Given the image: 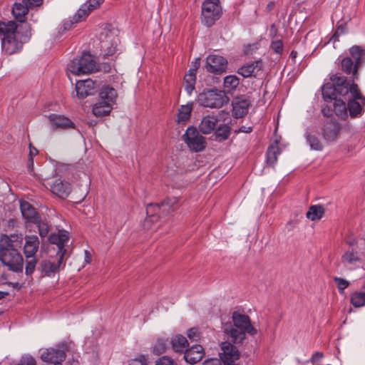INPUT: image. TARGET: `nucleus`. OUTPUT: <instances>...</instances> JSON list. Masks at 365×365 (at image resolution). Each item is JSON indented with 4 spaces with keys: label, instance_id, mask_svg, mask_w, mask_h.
<instances>
[{
    "label": "nucleus",
    "instance_id": "nucleus-1",
    "mask_svg": "<svg viewBox=\"0 0 365 365\" xmlns=\"http://www.w3.org/2000/svg\"><path fill=\"white\" fill-rule=\"evenodd\" d=\"M1 49L7 55L19 53L31 37L30 24H17L14 21H0Z\"/></svg>",
    "mask_w": 365,
    "mask_h": 365
},
{
    "label": "nucleus",
    "instance_id": "nucleus-2",
    "mask_svg": "<svg viewBox=\"0 0 365 365\" xmlns=\"http://www.w3.org/2000/svg\"><path fill=\"white\" fill-rule=\"evenodd\" d=\"M22 242L21 234L2 235L0 237V260L14 272H23L24 259L17 250Z\"/></svg>",
    "mask_w": 365,
    "mask_h": 365
},
{
    "label": "nucleus",
    "instance_id": "nucleus-3",
    "mask_svg": "<svg viewBox=\"0 0 365 365\" xmlns=\"http://www.w3.org/2000/svg\"><path fill=\"white\" fill-rule=\"evenodd\" d=\"M23 253L26 258L25 273L27 276L31 275L35 271L38 261L36 254L39 249L40 241L35 235H26L24 237Z\"/></svg>",
    "mask_w": 365,
    "mask_h": 365
},
{
    "label": "nucleus",
    "instance_id": "nucleus-4",
    "mask_svg": "<svg viewBox=\"0 0 365 365\" xmlns=\"http://www.w3.org/2000/svg\"><path fill=\"white\" fill-rule=\"evenodd\" d=\"M177 197H168L161 203L149 204L146 207L147 217L145 221V227H148L150 222H155L160 217L165 216L173 212L178 203Z\"/></svg>",
    "mask_w": 365,
    "mask_h": 365
},
{
    "label": "nucleus",
    "instance_id": "nucleus-5",
    "mask_svg": "<svg viewBox=\"0 0 365 365\" xmlns=\"http://www.w3.org/2000/svg\"><path fill=\"white\" fill-rule=\"evenodd\" d=\"M68 70L75 75L88 74L98 70L94 58L89 53H83L79 58H74L68 64Z\"/></svg>",
    "mask_w": 365,
    "mask_h": 365
},
{
    "label": "nucleus",
    "instance_id": "nucleus-6",
    "mask_svg": "<svg viewBox=\"0 0 365 365\" xmlns=\"http://www.w3.org/2000/svg\"><path fill=\"white\" fill-rule=\"evenodd\" d=\"M228 98L222 91L208 89L200 93L196 98L197 102L203 107L219 108L228 102Z\"/></svg>",
    "mask_w": 365,
    "mask_h": 365
},
{
    "label": "nucleus",
    "instance_id": "nucleus-7",
    "mask_svg": "<svg viewBox=\"0 0 365 365\" xmlns=\"http://www.w3.org/2000/svg\"><path fill=\"white\" fill-rule=\"evenodd\" d=\"M104 0H88L81 6L76 13L71 17L65 19L62 23L63 31H68L78 22L84 21L93 10L98 9Z\"/></svg>",
    "mask_w": 365,
    "mask_h": 365
},
{
    "label": "nucleus",
    "instance_id": "nucleus-8",
    "mask_svg": "<svg viewBox=\"0 0 365 365\" xmlns=\"http://www.w3.org/2000/svg\"><path fill=\"white\" fill-rule=\"evenodd\" d=\"M222 15L220 0H205L202 6V23L207 27L212 26Z\"/></svg>",
    "mask_w": 365,
    "mask_h": 365
},
{
    "label": "nucleus",
    "instance_id": "nucleus-9",
    "mask_svg": "<svg viewBox=\"0 0 365 365\" xmlns=\"http://www.w3.org/2000/svg\"><path fill=\"white\" fill-rule=\"evenodd\" d=\"M351 98L347 103V109L351 118L360 117L365 107V97L361 94L357 85H354L351 91Z\"/></svg>",
    "mask_w": 365,
    "mask_h": 365
},
{
    "label": "nucleus",
    "instance_id": "nucleus-10",
    "mask_svg": "<svg viewBox=\"0 0 365 365\" xmlns=\"http://www.w3.org/2000/svg\"><path fill=\"white\" fill-rule=\"evenodd\" d=\"M182 138L192 151L200 152L206 147L205 138L193 126L188 127Z\"/></svg>",
    "mask_w": 365,
    "mask_h": 365
},
{
    "label": "nucleus",
    "instance_id": "nucleus-11",
    "mask_svg": "<svg viewBox=\"0 0 365 365\" xmlns=\"http://www.w3.org/2000/svg\"><path fill=\"white\" fill-rule=\"evenodd\" d=\"M68 350V345L66 342H62L54 348H49L43 350L41 354V359L47 363L61 364L66 357V351Z\"/></svg>",
    "mask_w": 365,
    "mask_h": 365
},
{
    "label": "nucleus",
    "instance_id": "nucleus-12",
    "mask_svg": "<svg viewBox=\"0 0 365 365\" xmlns=\"http://www.w3.org/2000/svg\"><path fill=\"white\" fill-rule=\"evenodd\" d=\"M119 40L110 31L102 32L100 34V47L104 56H113L116 51Z\"/></svg>",
    "mask_w": 365,
    "mask_h": 365
},
{
    "label": "nucleus",
    "instance_id": "nucleus-13",
    "mask_svg": "<svg viewBox=\"0 0 365 365\" xmlns=\"http://www.w3.org/2000/svg\"><path fill=\"white\" fill-rule=\"evenodd\" d=\"M220 361L224 365H237L235 362L240 359V351L237 348L229 341L221 344Z\"/></svg>",
    "mask_w": 365,
    "mask_h": 365
},
{
    "label": "nucleus",
    "instance_id": "nucleus-14",
    "mask_svg": "<svg viewBox=\"0 0 365 365\" xmlns=\"http://www.w3.org/2000/svg\"><path fill=\"white\" fill-rule=\"evenodd\" d=\"M329 79L336 91H338V94L342 96L347 95L349 93H351L353 86L356 85L351 81V78L349 80L340 73L331 75Z\"/></svg>",
    "mask_w": 365,
    "mask_h": 365
},
{
    "label": "nucleus",
    "instance_id": "nucleus-15",
    "mask_svg": "<svg viewBox=\"0 0 365 365\" xmlns=\"http://www.w3.org/2000/svg\"><path fill=\"white\" fill-rule=\"evenodd\" d=\"M227 61L223 56L211 54L206 58L205 68L207 71L214 74H222L225 72Z\"/></svg>",
    "mask_w": 365,
    "mask_h": 365
},
{
    "label": "nucleus",
    "instance_id": "nucleus-16",
    "mask_svg": "<svg viewBox=\"0 0 365 365\" xmlns=\"http://www.w3.org/2000/svg\"><path fill=\"white\" fill-rule=\"evenodd\" d=\"M232 319L235 327L237 329H243L252 336L257 334V330L252 325L249 316L235 312L232 314Z\"/></svg>",
    "mask_w": 365,
    "mask_h": 365
},
{
    "label": "nucleus",
    "instance_id": "nucleus-17",
    "mask_svg": "<svg viewBox=\"0 0 365 365\" xmlns=\"http://www.w3.org/2000/svg\"><path fill=\"white\" fill-rule=\"evenodd\" d=\"M51 191L61 198H66L71 191V185L61 178H55L47 182Z\"/></svg>",
    "mask_w": 365,
    "mask_h": 365
},
{
    "label": "nucleus",
    "instance_id": "nucleus-18",
    "mask_svg": "<svg viewBox=\"0 0 365 365\" xmlns=\"http://www.w3.org/2000/svg\"><path fill=\"white\" fill-rule=\"evenodd\" d=\"M97 88L98 84L90 78L78 81L76 85V94L78 98H85L88 96L93 95Z\"/></svg>",
    "mask_w": 365,
    "mask_h": 365
},
{
    "label": "nucleus",
    "instance_id": "nucleus-19",
    "mask_svg": "<svg viewBox=\"0 0 365 365\" xmlns=\"http://www.w3.org/2000/svg\"><path fill=\"white\" fill-rule=\"evenodd\" d=\"M341 131L340 124L332 120H326L322 128L323 138L329 142L335 141Z\"/></svg>",
    "mask_w": 365,
    "mask_h": 365
},
{
    "label": "nucleus",
    "instance_id": "nucleus-20",
    "mask_svg": "<svg viewBox=\"0 0 365 365\" xmlns=\"http://www.w3.org/2000/svg\"><path fill=\"white\" fill-rule=\"evenodd\" d=\"M63 257L64 253H61L59 255L56 263L55 262H51V259L41 260L38 267V270L48 277L53 276L59 270Z\"/></svg>",
    "mask_w": 365,
    "mask_h": 365
},
{
    "label": "nucleus",
    "instance_id": "nucleus-21",
    "mask_svg": "<svg viewBox=\"0 0 365 365\" xmlns=\"http://www.w3.org/2000/svg\"><path fill=\"white\" fill-rule=\"evenodd\" d=\"M250 106L248 98L244 97L236 98L232 102V115L236 118H242L245 115Z\"/></svg>",
    "mask_w": 365,
    "mask_h": 365
},
{
    "label": "nucleus",
    "instance_id": "nucleus-22",
    "mask_svg": "<svg viewBox=\"0 0 365 365\" xmlns=\"http://www.w3.org/2000/svg\"><path fill=\"white\" fill-rule=\"evenodd\" d=\"M204 355L205 351L203 347L200 344H195L185 350L184 359L187 363L195 364L200 361Z\"/></svg>",
    "mask_w": 365,
    "mask_h": 365
},
{
    "label": "nucleus",
    "instance_id": "nucleus-23",
    "mask_svg": "<svg viewBox=\"0 0 365 365\" xmlns=\"http://www.w3.org/2000/svg\"><path fill=\"white\" fill-rule=\"evenodd\" d=\"M69 240L68 232L66 231H60L58 233H52L49 235L48 240L51 244L56 245L58 247L59 255L61 253H66V250L64 249L65 245Z\"/></svg>",
    "mask_w": 365,
    "mask_h": 365
},
{
    "label": "nucleus",
    "instance_id": "nucleus-24",
    "mask_svg": "<svg viewBox=\"0 0 365 365\" xmlns=\"http://www.w3.org/2000/svg\"><path fill=\"white\" fill-rule=\"evenodd\" d=\"M31 8L28 6V4L25 2V0H22L21 2L15 3L12 8V14L16 20H17L20 24H27L26 21V14L29 12V10Z\"/></svg>",
    "mask_w": 365,
    "mask_h": 365
},
{
    "label": "nucleus",
    "instance_id": "nucleus-25",
    "mask_svg": "<svg viewBox=\"0 0 365 365\" xmlns=\"http://www.w3.org/2000/svg\"><path fill=\"white\" fill-rule=\"evenodd\" d=\"M20 208L22 216L27 222L34 223L38 222L40 216L31 204L26 201L21 202Z\"/></svg>",
    "mask_w": 365,
    "mask_h": 365
},
{
    "label": "nucleus",
    "instance_id": "nucleus-26",
    "mask_svg": "<svg viewBox=\"0 0 365 365\" xmlns=\"http://www.w3.org/2000/svg\"><path fill=\"white\" fill-rule=\"evenodd\" d=\"M48 119L53 128L66 129L74 128V123L64 115L53 113L48 115Z\"/></svg>",
    "mask_w": 365,
    "mask_h": 365
},
{
    "label": "nucleus",
    "instance_id": "nucleus-27",
    "mask_svg": "<svg viewBox=\"0 0 365 365\" xmlns=\"http://www.w3.org/2000/svg\"><path fill=\"white\" fill-rule=\"evenodd\" d=\"M220 118L215 115L205 116L199 125L200 131L205 135L210 134L215 128Z\"/></svg>",
    "mask_w": 365,
    "mask_h": 365
},
{
    "label": "nucleus",
    "instance_id": "nucleus-28",
    "mask_svg": "<svg viewBox=\"0 0 365 365\" xmlns=\"http://www.w3.org/2000/svg\"><path fill=\"white\" fill-rule=\"evenodd\" d=\"M349 53L355 64V68H359L365 60V47L354 45L349 49Z\"/></svg>",
    "mask_w": 365,
    "mask_h": 365
},
{
    "label": "nucleus",
    "instance_id": "nucleus-29",
    "mask_svg": "<svg viewBox=\"0 0 365 365\" xmlns=\"http://www.w3.org/2000/svg\"><path fill=\"white\" fill-rule=\"evenodd\" d=\"M341 70L347 75H351V81L358 78V70L355 68V64L351 57H344L340 62Z\"/></svg>",
    "mask_w": 365,
    "mask_h": 365
},
{
    "label": "nucleus",
    "instance_id": "nucleus-30",
    "mask_svg": "<svg viewBox=\"0 0 365 365\" xmlns=\"http://www.w3.org/2000/svg\"><path fill=\"white\" fill-rule=\"evenodd\" d=\"M99 96L100 100L98 102H104L106 104L109 103L113 107L117 98V92L113 88L108 86L102 88Z\"/></svg>",
    "mask_w": 365,
    "mask_h": 365
},
{
    "label": "nucleus",
    "instance_id": "nucleus-31",
    "mask_svg": "<svg viewBox=\"0 0 365 365\" xmlns=\"http://www.w3.org/2000/svg\"><path fill=\"white\" fill-rule=\"evenodd\" d=\"M261 61H255L252 63L242 66L239 69L238 73L242 75L243 77L247 78L255 74L257 71H259L261 69Z\"/></svg>",
    "mask_w": 365,
    "mask_h": 365
},
{
    "label": "nucleus",
    "instance_id": "nucleus-32",
    "mask_svg": "<svg viewBox=\"0 0 365 365\" xmlns=\"http://www.w3.org/2000/svg\"><path fill=\"white\" fill-rule=\"evenodd\" d=\"M322 97L324 101L330 102L332 100H336L338 94V91L331 83L328 82L324 83L322 87Z\"/></svg>",
    "mask_w": 365,
    "mask_h": 365
},
{
    "label": "nucleus",
    "instance_id": "nucleus-33",
    "mask_svg": "<svg viewBox=\"0 0 365 365\" xmlns=\"http://www.w3.org/2000/svg\"><path fill=\"white\" fill-rule=\"evenodd\" d=\"M171 344L175 351L183 352L187 349L186 348L188 346V342L184 336L178 334L172 337Z\"/></svg>",
    "mask_w": 365,
    "mask_h": 365
},
{
    "label": "nucleus",
    "instance_id": "nucleus-34",
    "mask_svg": "<svg viewBox=\"0 0 365 365\" xmlns=\"http://www.w3.org/2000/svg\"><path fill=\"white\" fill-rule=\"evenodd\" d=\"M325 210L321 205H312L307 211L306 216L312 221L319 220L322 218Z\"/></svg>",
    "mask_w": 365,
    "mask_h": 365
},
{
    "label": "nucleus",
    "instance_id": "nucleus-35",
    "mask_svg": "<svg viewBox=\"0 0 365 365\" xmlns=\"http://www.w3.org/2000/svg\"><path fill=\"white\" fill-rule=\"evenodd\" d=\"M112 108L113 107H111L109 103L106 104L104 102H97L94 104L92 111L95 116L103 117L108 115Z\"/></svg>",
    "mask_w": 365,
    "mask_h": 365
},
{
    "label": "nucleus",
    "instance_id": "nucleus-36",
    "mask_svg": "<svg viewBox=\"0 0 365 365\" xmlns=\"http://www.w3.org/2000/svg\"><path fill=\"white\" fill-rule=\"evenodd\" d=\"M231 133V128L227 124H221L215 132V140L223 142L228 139Z\"/></svg>",
    "mask_w": 365,
    "mask_h": 365
},
{
    "label": "nucleus",
    "instance_id": "nucleus-37",
    "mask_svg": "<svg viewBox=\"0 0 365 365\" xmlns=\"http://www.w3.org/2000/svg\"><path fill=\"white\" fill-rule=\"evenodd\" d=\"M334 112L339 118L346 119L348 117L347 105L341 99L334 100Z\"/></svg>",
    "mask_w": 365,
    "mask_h": 365
},
{
    "label": "nucleus",
    "instance_id": "nucleus-38",
    "mask_svg": "<svg viewBox=\"0 0 365 365\" xmlns=\"http://www.w3.org/2000/svg\"><path fill=\"white\" fill-rule=\"evenodd\" d=\"M360 261V257H359L357 252L347 251L341 257L342 263L349 268H352V267L358 262Z\"/></svg>",
    "mask_w": 365,
    "mask_h": 365
},
{
    "label": "nucleus",
    "instance_id": "nucleus-39",
    "mask_svg": "<svg viewBox=\"0 0 365 365\" xmlns=\"http://www.w3.org/2000/svg\"><path fill=\"white\" fill-rule=\"evenodd\" d=\"M192 108V102H188L187 104L181 106L178 113V121L179 123L186 122L190 117Z\"/></svg>",
    "mask_w": 365,
    "mask_h": 365
},
{
    "label": "nucleus",
    "instance_id": "nucleus-40",
    "mask_svg": "<svg viewBox=\"0 0 365 365\" xmlns=\"http://www.w3.org/2000/svg\"><path fill=\"white\" fill-rule=\"evenodd\" d=\"M350 302L355 308L365 306V292L356 291L351 294Z\"/></svg>",
    "mask_w": 365,
    "mask_h": 365
},
{
    "label": "nucleus",
    "instance_id": "nucleus-41",
    "mask_svg": "<svg viewBox=\"0 0 365 365\" xmlns=\"http://www.w3.org/2000/svg\"><path fill=\"white\" fill-rule=\"evenodd\" d=\"M246 333L243 329L232 327L227 331L228 335L232 339L234 343H242L246 338Z\"/></svg>",
    "mask_w": 365,
    "mask_h": 365
},
{
    "label": "nucleus",
    "instance_id": "nucleus-42",
    "mask_svg": "<svg viewBox=\"0 0 365 365\" xmlns=\"http://www.w3.org/2000/svg\"><path fill=\"white\" fill-rule=\"evenodd\" d=\"M279 148L277 145L269 146L267 151V163L273 166L277 160V156L279 155Z\"/></svg>",
    "mask_w": 365,
    "mask_h": 365
},
{
    "label": "nucleus",
    "instance_id": "nucleus-43",
    "mask_svg": "<svg viewBox=\"0 0 365 365\" xmlns=\"http://www.w3.org/2000/svg\"><path fill=\"white\" fill-rule=\"evenodd\" d=\"M240 84V78L235 75H230L224 78V87L229 91L237 88Z\"/></svg>",
    "mask_w": 365,
    "mask_h": 365
},
{
    "label": "nucleus",
    "instance_id": "nucleus-44",
    "mask_svg": "<svg viewBox=\"0 0 365 365\" xmlns=\"http://www.w3.org/2000/svg\"><path fill=\"white\" fill-rule=\"evenodd\" d=\"M307 143L309 145L312 150H322L323 148L322 143L316 135L307 133L306 135Z\"/></svg>",
    "mask_w": 365,
    "mask_h": 365
},
{
    "label": "nucleus",
    "instance_id": "nucleus-45",
    "mask_svg": "<svg viewBox=\"0 0 365 365\" xmlns=\"http://www.w3.org/2000/svg\"><path fill=\"white\" fill-rule=\"evenodd\" d=\"M196 83V76L190 74H185L184 77L183 86L185 91L191 95L192 91L195 90V86Z\"/></svg>",
    "mask_w": 365,
    "mask_h": 365
},
{
    "label": "nucleus",
    "instance_id": "nucleus-46",
    "mask_svg": "<svg viewBox=\"0 0 365 365\" xmlns=\"http://www.w3.org/2000/svg\"><path fill=\"white\" fill-rule=\"evenodd\" d=\"M34 224L37 225L41 237L43 238L48 235L49 232V225L47 222L42 221L41 217L38 218V222H34Z\"/></svg>",
    "mask_w": 365,
    "mask_h": 365
},
{
    "label": "nucleus",
    "instance_id": "nucleus-47",
    "mask_svg": "<svg viewBox=\"0 0 365 365\" xmlns=\"http://www.w3.org/2000/svg\"><path fill=\"white\" fill-rule=\"evenodd\" d=\"M334 281L336 283L339 292L341 294H344V289L347 288L349 285V282L346 280L345 279L338 277H334Z\"/></svg>",
    "mask_w": 365,
    "mask_h": 365
},
{
    "label": "nucleus",
    "instance_id": "nucleus-48",
    "mask_svg": "<svg viewBox=\"0 0 365 365\" xmlns=\"http://www.w3.org/2000/svg\"><path fill=\"white\" fill-rule=\"evenodd\" d=\"M166 348V341L163 339H158L153 346V352L157 355H160L165 351Z\"/></svg>",
    "mask_w": 365,
    "mask_h": 365
},
{
    "label": "nucleus",
    "instance_id": "nucleus-49",
    "mask_svg": "<svg viewBox=\"0 0 365 365\" xmlns=\"http://www.w3.org/2000/svg\"><path fill=\"white\" fill-rule=\"evenodd\" d=\"M188 339L192 341H197L200 339V332L196 327L190 328L187 331Z\"/></svg>",
    "mask_w": 365,
    "mask_h": 365
},
{
    "label": "nucleus",
    "instance_id": "nucleus-50",
    "mask_svg": "<svg viewBox=\"0 0 365 365\" xmlns=\"http://www.w3.org/2000/svg\"><path fill=\"white\" fill-rule=\"evenodd\" d=\"M155 365H178L176 361L169 356H162L156 361Z\"/></svg>",
    "mask_w": 365,
    "mask_h": 365
},
{
    "label": "nucleus",
    "instance_id": "nucleus-51",
    "mask_svg": "<svg viewBox=\"0 0 365 365\" xmlns=\"http://www.w3.org/2000/svg\"><path fill=\"white\" fill-rule=\"evenodd\" d=\"M271 48L277 54L283 52V43L281 40L273 41L271 43Z\"/></svg>",
    "mask_w": 365,
    "mask_h": 365
},
{
    "label": "nucleus",
    "instance_id": "nucleus-52",
    "mask_svg": "<svg viewBox=\"0 0 365 365\" xmlns=\"http://www.w3.org/2000/svg\"><path fill=\"white\" fill-rule=\"evenodd\" d=\"M20 364L22 365H36L35 359L30 355H24L20 360Z\"/></svg>",
    "mask_w": 365,
    "mask_h": 365
},
{
    "label": "nucleus",
    "instance_id": "nucleus-53",
    "mask_svg": "<svg viewBox=\"0 0 365 365\" xmlns=\"http://www.w3.org/2000/svg\"><path fill=\"white\" fill-rule=\"evenodd\" d=\"M29 162H31V165H34V157L38 153V150L34 148L31 143L29 144Z\"/></svg>",
    "mask_w": 365,
    "mask_h": 365
},
{
    "label": "nucleus",
    "instance_id": "nucleus-54",
    "mask_svg": "<svg viewBox=\"0 0 365 365\" xmlns=\"http://www.w3.org/2000/svg\"><path fill=\"white\" fill-rule=\"evenodd\" d=\"M202 365H222V362L220 359L216 358H211L205 360Z\"/></svg>",
    "mask_w": 365,
    "mask_h": 365
},
{
    "label": "nucleus",
    "instance_id": "nucleus-55",
    "mask_svg": "<svg viewBox=\"0 0 365 365\" xmlns=\"http://www.w3.org/2000/svg\"><path fill=\"white\" fill-rule=\"evenodd\" d=\"M25 2L28 4V6L32 9L34 7H37L41 5L43 3V0H25Z\"/></svg>",
    "mask_w": 365,
    "mask_h": 365
},
{
    "label": "nucleus",
    "instance_id": "nucleus-56",
    "mask_svg": "<svg viewBox=\"0 0 365 365\" xmlns=\"http://www.w3.org/2000/svg\"><path fill=\"white\" fill-rule=\"evenodd\" d=\"M129 365H148L145 359L143 357L136 358L130 361Z\"/></svg>",
    "mask_w": 365,
    "mask_h": 365
},
{
    "label": "nucleus",
    "instance_id": "nucleus-57",
    "mask_svg": "<svg viewBox=\"0 0 365 365\" xmlns=\"http://www.w3.org/2000/svg\"><path fill=\"white\" fill-rule=\"evenodd\" d=\"M253 127L252 125L246 126V125H242L240 129L236 131L237 133H250L252 131Z\"/></svg>",
    "mask_w": 365,
    "mask_h": 365
},
{
    "label": "nucleus",
    "instance_id": "nucleus-58",
    "mask_svg": "<svg viewBox=\"0 0 365 365\" xmlns=\"http://www.w3.org/2000/svg\"><path fill=\"white\" fill-rule=\"evenodd\" d=\"M200 58H195L194 59V61H192L191 62V66L190 67L195 68V70L197 71L198 68L200 67Z\"/></svg>",
    "mask_w": 365,
    "mask_h": 365
},
{
    "label": "nucleus",
    "instance_id": "nucleus-59",
    "mask_svg": "<svg viewBox=\"0 0 365 365\" xmlns=\"http://www.w3.org/2000/svg\"><path fill=\"white\" fill-rule=\"evenodd\" d=\"M344 31H345V26H343V25H340V26H339L337 27V29H336V31L335 34H334V36H333V38H334V37H335V36H339V34H344Z\"/></svg>",
    "mask_w": 365,
    "mask_h": 365
},
{
    "label": "nucleus",
    "instance_id": "nucleus-60",
    "mask_svg": "<svg viewBox=\"0 0 365 365\" xmlns=\"http://www.w3.org/2000/svg\"><path fill=\"white\" fill-rule=\"evenodd\" d=\"M84 255H85V262L86 264H89L91 261V255L90 254V252L88 250L84 251Z\"/></svg>",
    "mask_w": 365,
    "mask_h": 365
},
{
    "label": "nucleus",
    "instance_id": "nucleus-61",
    "mask_svg": "<svg viewBox=\"0 0 365 365\" xmlns=\"http://www.w3.org/2000/svg\"><path fill=\"white\" fill-rule=\"evenodd\" d=\"M323 356V354L320 352H316L314 354H313L312 356V360L313 361H316L318 359H320Z\"/></svg>",
    "mask_w": 365,
    "mask_h": 365
},
{
    "label": "nucleus",
    "instance_id": "nucleus-62",
    "mask_svg": "<svg viewBox=\"0 0 365 365\" xmlns=\"http://www.w3.org/2000/svg\"><path fill=\"white\" fill-rule=\"evenodd\" d=\"M322 112L324 114V115H325V116H329L331 115L330 110L329 109L327 110L325 108H323L322 109Z\"/></svg>",
    "mask_w": 365,
    "mask_h": 365
},
{
    "label": "nucleus",
    "instance_id": "nucleus-63",
    "mask_svg": "<svg viewBox=\"0 0 365 365\" xmlns=\"http://www.w3.org/2000/svg\"><path fill=\"white\" fill-rule=\"evenodd\" d=\"M196 72H197V70H195V68L190 67L188 72L186 73V74H190V75H192V76H196Z\"/></svg>",
    "mask_w": 365,
    "mask_h": 365
},
{
    "label": "nucleus",
    "instance_id": "nucleus-64",
    "mask_svg": "<svg viewBox=\"0 0 365 365\" xmlns=\"http://www.w3.org/2000/svg\"><path fill=\"white\" fill-rule=\"evenodd\" d=\"M274 2H273V1H270V2L267 4V9L268 11H271V10L274 8Z\"/></svg>",
    "mask_w": 365,
    "mask_h": 365
}]
</instances>
